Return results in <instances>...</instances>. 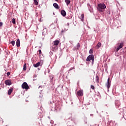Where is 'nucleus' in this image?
Returning <instances> with one entry per match:
<instances>
[{"instance_id":"1","label":"nucleus","mask_w":126,"mask_h":126,"mask_svg":"<svg viewBox=\"0 0 126 126\" xmlns=\"http://www.w3.org/2000/svg\"><path fill=\"white\" fill-rule=\"evenodd\" d=\"M106 8V5L104 3H100L98 4L97 9L99 12H103L104 9Z\"/></svg>"},{"instance_id":"2","label":"nucleus","mask_w":126,"mask_h":126,"mask_svg":"<svg viewBox=\"0 0 126 126\" xmlns=\"http://www.w3.org/2000/svg\"><path fill=\"white\" fill-rule=\"evenodd\" d=\"M22 89H26V90H28L30 89L29 86H28V84L26 82H24L22 84Z\"/></svg>"},{"instance_id":"3","label":"nucleus","mask_w":126,"mask_h":126,"mask_svg":"<svg viewBox=\"0 0 126 126\" xmlns=\"http://www.w3.org/2000/svg\"><path fill=\"white\" fill-rule=\"evenodd\" d=\"M91 60L94 62V55H90L86 59L87 62H90Z\"/></svg>"},{"instance_id":"4","label":"nucleus","mask_w":126,"mask_h":126,"mask_svg":"<svg viewBox=\"0 0 126 126\" xmlns=\"http://www.w3.org/2000/svg\"><path fill=\"white\" fill-rule=\"evenodd\" d=\"M77 96L79 97H81V96H83V91L82 90H80L77 92Z\"/></svg>"},{"instance_id":"5","label":"nucleus","mask_w":126,"mask_h":126,"mask_svg":"<svg viewBox=\"0 0 126 126\" xmlns=\"http://www.w3.org/2000/svg\"><path fill=\"white\" fill-rule=\"evenodd\" d=\"M106 86H107L108 89H110V87L111 86V82H110V78H109L107 79V83L105 84Z\"/></svg>"},{"instance_id":"6","label":"nucleus","mask_w":126,"mask_h":126,"mask_svg":"<svg viewBox=\"0 0 126 126\" xmlns=\"http://www.w3.org/2000/svg\"><path fill=\"white\" fill-rule=\"evenodd\" d=\"M5 84H6V85L9 86V85H11V84H12V83L11 82V81L9 80H7L5 81Z\"/></svg>"},{"instance_id":"7","label":"nucleus","mask_w":126,"mask_h":126,"mask_svg":"<svg viewBox=\"0 0 126 126\" xmlns=\"http://www.w3.org/2000/svg\"><path fill=\"white\" fill-rule=\"evenodd\" d=\"M122 48H123V43H121L120 44V45L117 48L116 52H119V51L120 50H121V49H122Z\"/></svg>"},{"instance_id":"8","label":"nucleus","mask_w":126,"mask_h":126,"mask_svg":"<svg viewBox=\"0 0 126 126\" xmlns=\"http://www.w3.org/2000/svg\"><path fill=\"white\" fill-rule=\"evenodd\" d=\"M53 44L54 46H57L58 45H59V44H60V41L58 40H56L53 42Z\"/></svg>"},{"instance_id":"9","label":"nucleus","mask_w":126,"mask_h":126,"mask_svg":"<svg viewBox=\"0 0 126 126\" xmlns=\"http://www.w3.org/2000/svg\"><path fill=\"white\" fill-rule=\"evenodd\" d=\"M51 50L53 51V52H56V51H57V46L54 45L53 44V45L52 46V47H51Z\"/></svg>"},{"instance_id":"10","label":"nucleus","mask_w":126,"mask_h":126,"mask_svg":"<svg viewBox=\"0 0 126 126\" xmlns=\"http://www.w3.org/2000/svg\"><path fill=\"white\" fill-rule=\"evenodd\" d=\"M40 64H41V62H38L36 64H34L33 66L34 67H38V66H40Z\"/></svg>"},{"instance_id":"11","label":"nucleus","mask_w":126,"mask_h":126,"mask_svg":"<svg viewBox=\"0 0 126 126\" xmlns=\"http://www.w3.org/2000/svg\"><path fill=\"white\" fill-rule=\"evenodd\" d=\"M53 6L55 8H56V9L60 8V6H59V5L57 3H53Z\"/></svg>"},{"instance_id":"12","label":"nucleus","mask_w":126,"mask_h":126,"mask_svg":"<svg viewBox=\"0 0 126 126\" xmlns=\"http://www.w3.org/2000/svg\"><path fill=\"white\" fill-rule=\"evenodd\" d=\"M16 46H17V47H18V48H19V47H20V40L19 39L17 40Z\"/></svg>"},{"instance_id":"13","label":"nucleus","mask_w":126,"mask_h":126,"mask_svg":"<svg viewBox=\"0 0 126 126\" xmlns=\"http://www.w3.org/2000/svg\"><path fill=\"white\" fill-rule=\"evenodd\" d=\"M61 14L63 15V16H65V15H66V12L65 11H64V10H62L61 11Z\"/></svg>"},{"instance_id":"14","label":"nucleus","mask_w":126,"mask_h":126,"mask_svg":"<svg viewBox=\"0 0 126 126\" xmlns=\"http://www.w3.org/2000/svg\"><path fill=\"white\" fill-rule=\"evenodd\" d=\"M12 91H13V89H10L8 91V94L10 95L12 93Z\"/></svg>"},{"instance_id":"15","label":"nucleus","mask_w":126,"mask_h":126,"mask_svg":"<svg viewBox=\"0 0 126 126\" xmlns=\"http://www.w3.org/2000/svg\"><path fill=\"white\" fill-rule=\"evenodd\" d=\"M65 2L66 3V5L68 6V4L70 3V0H65Z\"/></svg>"},{"instance_id":"16","label":"nucleus","mask_w":126,"mask_h":126,"mask_svg":"<svg viewBox=\"0 0 126 126\" xmlns=\"http://www.w3.org/2000/svg\"><path fill=\"white\" fill-rule=\"evenodd\" d=\"M101 47V42H98L96 46V49H99Z\"/></svg>"},{"instance_id":"17","label":"nucleus","mask_w":126,"mask_h":126,"mask_svg":"<svg viewBox=\"0 0 126 126\" xmlns=\"http://www.w3.org/2000/svg\"><path fill=\"white\" fill-rule=\"evenodd\" d=\"M95 79H96V82H97V83H99L100 81H99V78L98 76H96Z\"/></svg>"},{"instance_id":"18","label":"nucleus","mask_w":126,"mask_h":126,"mask_svg":"<svg viewBox=\"0 0 126 126\" xmlns=\"http://www.w3.org/2000/svg\"><path fill=\"white\" fill-rule=\"evenodd\" d=\"M81 21H84V14L81 15Z\"/></svg>"},{"instance_id":"19","label":"nucleus","mask_w":126,"mask_h":126,"mask_svg":"<svg viewBox=\"0 0 126 126\" xmlns=\"http://www.w3.org/2000/svg\"><path fill=\"white\" fill-rule=\"evenodd\" d=\"M26 69H27L26 63H25L23 66V70H26Z\"/></svg>"},{"instance_id":"20","label":"nucleus","mask_w":126,"mask_h":126,"mask_svg":"<svg viewBox=\"0 0 126 126\" xmlns=\"http://www.w3.org/2000/svg\"><path fill=\"white\" fill-rule=\"evenodd\" d=\"M33 1L35 4V5H38L39 2L37 1V0H33Z\"/></svg>"},{"instance_id":"21","label":"nucleus","mask_w":126,"mask_h":126,"mask_svg":"<svg viewBox=\"0 0 126 126\" xmlns=\"http://www.w3.org/2000/svg\"><path fill=\"white\" fill-rule=\"evenodd\" d=\"M12 23H13V24H15L16 22H15V19L13 18L12 20Z\"/></svg>"},{"instance_id":"22","label":"nucleus","mask_w":126,"mask_h":126,"mask_svg":"<svg viewBox=\"0 0 126 126\" xmlns=\"http://www.w3.org/2000/svg\"><path fill=\"white\" fill-rule=\"evenodd\" d=\"M11 44L12 45V46H14L15 44V41H14V40H13L11 42Z\"/></svg>"},{"instance_id":"23","label":"nucleus","mask_w":126,"mask_h":126,"mask_svg":"<svg viewBox=\"0 0 126 126\" xmlns=\"http://www.w3.org/2000/svg\"><path fill=\"white\" fill-rule=\"evenodd\" d=\"M89 54H93V49H91L89 51Z\"/></svg>"},{"instance_id":"24","label":"nucleus","mask_w":126,"mask_h":126,"mask_svg":"<svg viewBox=\"0 0 126 126\" xmlns=\"http://www.w3.org/2000/svg\"><path fill=\"white\" fill-rule=\"evenodd\" d=\"M91 88L92 89H93V90H94V89H95V87H94V86H93V85L91 86Z\"/></svg>"},{"instance_id":"25","label":"nucleus","mask_w":126,"mask_h":126,"mask_svg":"<svg viewBox=\"0 0 126 126\" xmlns=\"http://www.w3.org/2000/svg\"><path fill=\"white\" fill-rule=\"evenodd\" d=\"M10 75V72H8L7 73V76H9Z\"/></svg>"},{"instance_id":"26","label":"nucleus","mask_w":126,"mask_h":126,"mask_svg":"<svg viewBox=\"0 0 126 126\" xmlns=\"http://www.w3.org/2000/svg\"><path fill=\"white\" fill-rule=\"evenodd\" d=\"M38 52H39V55H41V51L40 49H39V50H38Z\"/></svg>"},{"instance_id":"27","label":"nucleus","mask_w":126,"mask_h":126,"mask_svg":"<svg viewBox=\"0 0 126 126\" xmlns=\"http://www.w3.org/2000/svg\"><path fill=\"white\" fill-rule=\"evenodd\" d=\"M2 26V22H0V27H1Z\"/></svg>"},{"instance_id":"28","label":"nucleus","mask_w":126,"mask_h":126,"mask_svg":"<svg viewBox=\"0 0 126 126\" xmlns=\"http://www.w3.org/2000/svg\"><path fill=\"white\" fill-rule=\"evenodd\" d=\"M117 106L119 107L120 106V103H119L118 104H117Z\"/></svg>"},{"instance_id":"29","label":"nucleus","mask_w":126,"mask_h":126,"mask_svg":"<svg viewBox=\"0 0 126 126\" xmlns=\"http://www.w3.org/2000/svg\"><path fill=\"white\" fill-rule=\"evenodd\" d=\"M56 1H59V0H55Z\"/></svg>"},{"instance_id":"30","label":"nucleus","mask_w":126,"mask_h":126,"mask_svg":"<svg viewBox=\"0 0 126 126\" xmlns=\"http://www.w3.org/2000/svg\"><path fill=\"white\" fill-rule=\"evenodd\" d=\"M2 123H3V121L2 120Z\"/></svg>"},{"instance_id":"31","label":"nucleus","mask_w":126,"mask_h":126,"mask_svg":"<svg viewBox=\"0 0 126 126\" xmlns=\"http://www.w3.org/2000/svg\"><path fill=\"white\" fill-rule=\"evenodd\" d=\"M116 105H117V102H116Z\"/></svg>"}]
</instances>
